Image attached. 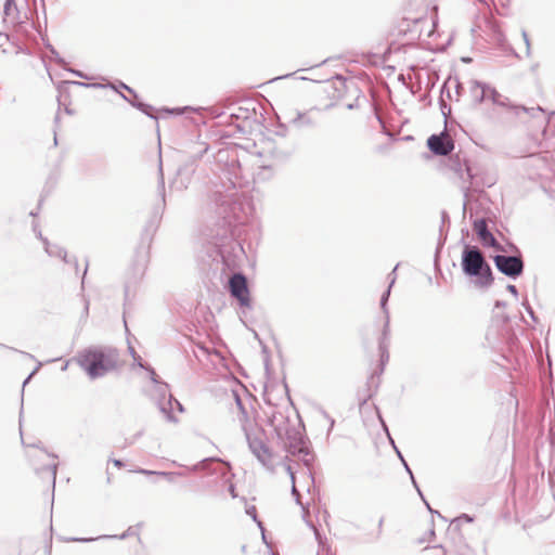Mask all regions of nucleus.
Masks as SVG:
<instances>
[{"label": "nucleus", "mask_w": 555, "mask_h": 555, "mask_svg": "<svg viewBox=\"0 0 555 555\" xmlns=\"http://www.w3.org/2000/svg\"><path fill=\"white\" fill-rule=\"evenodd\" d=\"M493 261L496 269L506 276L514 279L522 273L524 261L518 256L496 255Z\"/></svg>", "instance_id": "20e7f679"}, {"label": "nucleus", "mask_w": 555, "mask_h": 555, "mask_svg": "<svg viewBox=\"0 0 555 555\" xmlns=\"http://www.w3.org/2000/svg\"><path fill=\"white\" fill-rule=\"evenodd\" d=\"M462 269L467 276H476L477 284L489 287L493 283L490 266L485 260L482 253L477 247L465 245L462 254Z\"/></svg>", "instance_id": "f03ea898"}, {"label": "nucleus", "mask_w": 555, "mask_h": 555, "mask_svg": "<svg viewBox=\"0 0 555 555\" xmlns=\"http://www.w3.org/2000/svg\"><path fill=\"white\" fill-rule=\"evenodd\" d=\"M121 89H126L128 90L130 93H133V90L131 88H129L128 86H126L125 83H121Z\"/></svg>", "instance_id": "58836bf2"}, {"label": "nucleus", "mask_w": 555, "mask_h": 555, "mask_svg": "<svg viewBox=\"0 0 555 555\" xmlns=\"http://www.w3.org/2000/svg\"><path fill=\"white\" fill-rule=\"evenodd\" d=\"M465 520L472 521V518H468L466 515H464Z\"/></svg>", "instance_id": "8fccbe9b"}, {"label": "nucleus", "mask_w": 555, "mask_h": 555, "mask_svg": "<svg viewBox=\"0 0 555 555\" xmlns=\"http://www.w3.org/2000/svg\"><path fill=\"white\" fill-rule=\"evenodd\" d=\"M231 295L236 298L242 307H250L249 291L246 278L242 273H235L231 276L230 282Z\"/></svg>", "instance_id": "423d86ee"}, {"label": "nucleus", "mask_w": 555, "mask_h": 555, "mask_svg": "<svg viewBox=\"0 0 555 555\" xmlns=\"http://www.w3.org/2000/svg\"><path fill=\"white\" fill-rule=\"evenodd\" d=\"M474 230L476 231L479 238L486 244L492 247H496V240L491 232L488 231L487 222L485 219H477L474 221Z\"/></svg>", "instance_id": "1a4fd4ad"}, {"label": "nucleus", "mask_w": 555, "mask_h": 555, "mask_svg": "<svg viewBox=\"0 0 555 555\" xmlns=\"http://www.w3.org/2000/svg\"><path fill=\"white\" fill-rule=\"evenodd\" d=\"M3 11H4L5 16L13 15L14 12L16 11V5H15L14 0H5Z\"/></svg>", "instance_id": "a211bd4d"}, {"label": "nucleus", "mask_w": 555, "mask_h": 555, "mask_svg": "<svg viewBox=\"0 0 555 555\" xmlns=\"http://www.w3.org/2000/svg\"><path fill=\"white\" fill-rule=\"evenodd\" d=\"M246 439L248 442L249 450L257 457V460L268 469L273 470L272 466V457L273 454L266 442L258 438L251 437L249 434H246Z\"/></svg>", "instance_id": "39448f33"}, {"label": "nucleus", "mask_w": 555, "mask_h": 555, "mask_svg": "<svg viewBox=\"0 0 555 555\" xmlns=\"http://www.w3.org/2000/svg\"><path fill=\"white\" fill-rule=\"evenodd\" d=\"M31 376H33V373L30 375H28V377L25 379L24 385L29 380V378H31Z\"/></svg>", "instance_id": "c03bdc74"}, {"label": "nucleus", "mask_w": 555, "mask_h": 555, "mask_svg": "<svg viewBox=\"0 0 555 555\" xmlns=\"http://www.w3.org/2000/svg\"><path fill=\"white\" fill-rule=\"evenodd\" d=\"M488 92L491 94V98H492L493 102L498 103V99L496 98L499 96V93L494 89H491L490 87L488 89Z\"/></svg>", "instance_id": "c85d7f7f"}, {"label": "nucleus", "mask_w": 555, "mask_h": 555, "mask_svg": "<svg viewBox=\"0 0 555 555\" xmlns=\"http://www.w3.org/2000/svg\"><path fill=\"white\" fill-rule=\"evenodd\" d=\"M172 402H175L177 409L179 412H183V405L176 399H173V397L171 395H168V402L167 404L171 406Z\"/></svg>", "instance_id": "393cba45"}, {"label": "nucleus", "mask_w": 555, "mask_h": 555, "mask_svg": "<svg viewBox=\"0 0 555 555\" xmlns=\"http://www.w3.org/2000/svg\"><path fill=\"white\" fill-rule=\"evenodd\" d=\"M137 364H138L139 366H141V367L143 366V365H142V363H141L140 361H137Z\"/></svg>", "instance_id": "3c124183"}, {"label": "nucleus", "mask_w": 555, "mask_h": 555, "mask_svg": "<svg viewBox=\"0 0 555 555\" xmlns=\"http://www.w3.org/2000/svg\"><path fill=\"white\" fill-rule=\"evenodd\" d=\"M158 476L166 478L169 482H176L177 478L183 477L184 473L182 472H159Z\"/></svg>", "instance_id": "2eb2a0df"}, {"label": "nucleus", "mask_w": 555, "mask_h": 555, "mask_svg": "<svg viewBox=\"0 0 555 555\" xmlns=\"http://www.w3.org/2000/svg\"><path fill=\"white\" fill-rule=\"evenodd\" d=\"M465 520L472 521V518H468L466 515H464Z\"/></svg>", "instance_id": "09e8293b"}, {"label": "nucleus", "mask_w": 555, "mask_h": 555, "mask_svg": "<svg viewBox=\"0 0 555 555\" xmlns=\"http://www.w3.org/2000/svg\"><path fill=\"white\" fill-rule=\"evenodd\" d=\"M495 306L496 307H505V302L496 301Z\"/></svg>", "instance_id": "a19ab883"}, {"label": "nucleus", "mask_w": 555, "mask_h": 555, "mask_svg": "<svg viewBox=\"0 0 555 555\" xmlns=\"http://www.w3.org/2000/svg\"><path fill=\"white\" fill-rule=\"evenodd\" d=\"M397 268H398V264L393 268L392 272L390 273L391 280H390L389 286H388L387 291L383 294V296L380 298V308L383 309L385 314H388L387 301H388V298H389V295H390V289H391L392 285L396 282V270H397Z\"/></svg>", "instance_id": "f8f14e48"}, {"label": "nucleus", "mask_w": 555, "mask_h": 555, "mask_svg": "<svg viewBox=\"0 0 555 555\" xmlns=\"http://www.w3.org/2000/svg\"><path fill=\"white\" fill-rule=\"evenodd\" d=\"M233 397L235 399V403H236V406L238 409L237 421H238L243 431L245 433V435L249 434L248 433V428H249V425H250V421H249L248 414H247L246 410L244 409L243 403H242L238 395L236 392H233Z\"/></svg>", "instance_id": "9d476101"}, {"label": "nucleus", "mask_w": 555, "mask_h": 555, "mask_svg": "<svg viewBox=\"0 0 555 555\" xmlns=\"http://www.w3.org/2000/svg\"><path fill=\"white\" fill-rule=\"evenodd\" d=\"M281 439L286 440L285 443L288 449V452L292 453L293 455L308 454V449L305 446L302 435L297 428H289L288 426H286L285 433H283V437Z\"/></svg>", "instance_id": "0eeeda50"}, {"label": "nucleus", "mask_w": 555, "mask_h": 555, "mask_svg": "<svg viewBox=\"0 0 555 555\" xmlns=\"http://www.w3.org/2000/svg\"><path fill=\"white\" fill-rule=\"evenodd\" d=\"M127 535V533H122L120 535H103L102 538H105V539H113V538H118V539H125Z\"/></svg>", "instance_id": "f704fd0d"}, {"label": "nucleus", "mask_w": 555, "mask_h": 555, "mask_svg": "<svg viewBox=\"0 0 555 555\" xmlns=\"http://www.w3.org/2000/svg\"><path fill=\"white\" fill-rule=\"evenodd\" d=\"M51 473H52L53 482H54L55 481V476H56V465H52Z\"/></svg>", "instance_id": "e433bc0d"}, {"label": "nucleus", "mask_w": 555, "mask_h": 555, "mask_svg": "<svg viewBox=\"0 0 555 555\" xmlns=\"http://www.w3.org/2000/svg\"><path fill=\"white\" fill-rule=\"evenodd\" d=\"M425 503H426L427 508H428L430 512H434V511L430 508V505H429L427 502H425Z\"/></svg>", "instance_id": "49530a36"}, {"label": "nucleus", "mask_w": 555, "mask_h": 555, "mask_svg": "<svg viewBox=\"0 0 555 555\" xmlns=\"http://www.w3.org/2000/svg\"><path fill=\"white\" fill-rule=\"evenodd\" d=\"M428 149L436 155L446 156L454 149V143L448 133L433 134L427 140Z\"/></svg>", "instance_id": "6e6552de"}, {"label": "nucleus", "mask_w": 555, "mask_h": 555, "mask_svg": "<svg viewBox=\"0 0 555 555\" xmlns=\"http://www.w3.org/2000/svg\"><path fill=\"white\" fill-rule=\"evenodd\" d=\"M522 306L525 307L526 311L531 317V319L535 320L534 312H533L532 308L530 307V305L527 302H524Z\"/></svg>", "instance_id": "cd10ccee"}, {"label": "nucleus", "mask_w": 555, "mask_h": 555, "mask_svg": "<svg viewBox=\"0 0 555 555\" xmlns=\"http://www.w3.org/2000/svg\"><path fill=\"white\" fill-rule=\"evenodd\" d=\"M158 191L160 193L163 202H165V180H164V175H163L162 163H159Z\"/></svg>", "instance_id": "f3484780"}, {"label": "nucleus", "mask_w": 555, "mask_h": 555, "mask_svg": "<svg viewBox=\"0 0 555 555\" xmlns=\"http://www.w3.org/2000/svg\"><path fill=\"white\" fill-rule=\"evenodd\" d=\"M75 83L78 86H82V87H101V85H98V83H83V82H75Z\"/></svg>", "instance_id": "c9c22d12"}, {"label": "nucleus", "mask_w": 555, "mask_h": 555, "mask_svg": "<svg viewBox=\"0 0 555 555\" xmlns=\"http://www.w3.org/2000/svg\"><path fill=\"white\" fill-rule=\"evenodd\" d=\"M292 494L296 496V501L299 502V493L296 489L295 482L292 483Z\"/></svg>", "instance_id": "473e14b6"}, {"label": "nucleus", "mask_w": 555, "mask_h": 555, "mask_svg": "<svg viewBox=\"0 0 555 555\" xmlns=\"http://www.w3.org/2000/svg\"><path fill=\"white\" fill-rule=\"evenodd\" d=\"M113 464L116 466V467H122V462L120 460H113Z\"/></svg>", "instance_id": "4c0bfd02"}, {"label": "nucleus", "mask_w": 555, "mask_h": 555, "mask_svg": "<svg viewBox=\"0 0 555 555\" xmlns=\"http://www.w3.org/2000/svg\"><path fill=\"white\" fill-rule=\"evenodd\" d=\"M95 539L93 538H89V539H86V538H72L70 541H75V542H90V541H94Z\"/></svg>", "instance_id": "2f4dec72"}, {"label": "nucleus", "mask_w": 555, "mask_h": 555, "mask_svg": "<svg viewBox=\"0 0 555 555\" xmlns=\"http://www.w3.org/2000/svg\"><path fill=\"white\" fill-rule=\"evenodd\" d=\"M379 351H380V361L384 364L389 359L387 344H384V341H380V344H379Z\"/></svg>", "instance_id": "6ab92c4d"}, {"label": "nucleus", "mask_w": 555, "mask_h": 555, "mask_svg": "<svg viewBox=\"0 0 555 555\" xmlns=\"http://www.w3.org/2000/svg\"><path fill=\"white\" fill-rule=\"evenodd\" d=\"M42 241L44 242V248H46V251L49 256L51 257H60L62 258L64 261L67 262V259H66V251L61 248V247H57V246H50V244L47 242V240H43Z\"/></svg>", "instance_id": "ddd939ff"}, {"label": "nucleus", "mask_w": 555, "mask_h": 555, "mask_svg": "<svg viewBox=\"0 0 555 555\" xmlns=\"http://www.w3.org/2000/svg\"><path fill=\"white\" fill-rule=\"evenodd\" d=\"M150 373H151V379L154 384L159 385L158 380L156 379V374H155V371L154 370H150Z\"/></svg>", "instance_id": "72a5a7b5"}, {"label": "nucleus", "mask_w": 555, "mask_h": 555, "mask_svg": "<svg viewBox=\"0 0 555 555\" xmlns=\"http://www.w3.org/2000/svg\"><path fill=\"white\" fill-rule=\"evenodd\" d=\"M156 395L162 399H165L168 393V386L166 384H159L156 386Z\"/></svg>", "instance_id": "aec40b11"}, {"label": "nucleus", "mask_w": 555, "mask_h": 555, "mask_svg": "<svg viewBox=\"0 0 555 555\" xmlns=\"http://www.w3.org/2000/svg\"><path fill=\"white\" fill-rule=\"evenodd\" d=\"M129 103H130L132 106H134V107L139 108L140 111H142L144 114H146V115H149L150 117L154 118V116H153V115H151V114L147 112V109H149V108H151V106H149V105H146V104H143V103H141V102L135 103V102H131V101H129Z\"/></svg>", "instance_id": "412c9836"}, {"label": "nucleus", "mask_w": 555, "mask_h": 555, "mask_svg": "<svg viewBox=\"0 0 555 555\" xmlns=\"http://www.w3.org/2000/svg\"><path fill=\"white\" fill-rule=\"evenodd\" d=\"M129 350H130V354H132L133 359L137 360L134 349L132 347H129Z\"/></svg>", "instance_id": "ea45409f"}, {"label": "nucleus", "mask_w": 555, "mask_h": 555, "mask_svg": "<svg viewBox=\"0 0 555 555\" xmlns=\"http://www.w3.org/2000/svg\"><path fill=\"white\" fill-rule=\"evenodd\" d=\"M134 473H138V474H142V475H157L158 472H155V470H149V469H144V468H139L137 470H133Z\"/></svg>", "instance_id": "a878e982"}, {"label": "nucleus", "mask_w": 555, "mask_h": 555, "mask_svg": "<svg viewBox=\"0 0 555 555\" xmlns=\"http://www.w3.org/2000/svg\"><path fill=\"white\" fill-rule=\"evenodd\" d=\"M383 526V518L379 519L378 527L382 528Z\"/></svg>", "instance_id": "a18cd8bd"}, {"label": "nucleus", "mask_w": 555, "mask_h": 555, "mask_svg": "<svg viewBox=\"0 0 555 555\" xmlns=\"http://www.w3.org/2000/svg\"><path fill=\"white\" fill-rule=\"evenodd\" d=\"M157 404L159 406L160 412L166 416V418L169 422H173V423L177 422V418H175L171 413V408L168 410L167 406L160 401V399L158 400Z\"/></svg>", "instance_id": "dca6fc26"}, {"label": "nucleus", "mask_w": 555, "mask_h": 555, "mask_svg": "<svg viewBox=\"0 0 555 555\" xmlns=\"http://www.w3.org/2000/svg\"><path fill=\"white\" fill-rule=\"evenodd\" d=\"M388 335H389V314H386V322L384 325L383 338H382V341H384V344H387L386 340L388 339Z\"/></svg>", "instance_id": "5701e85b"}, {"label": "nucleus", "mask_w": 555, "mask_h": 555, "mask_svg": "<svg viewBox=\"0 0 555 555\" xmlns=\"http://www.w3.org/2000/svg\"><path fill=\"white\" fill-rule=\"evenodd\" d=\"M87 270H88V267L86 266L85 270H83V276H82V280L85 279L86 274H87Z\"/></svg>", "instance_id": "37998d69"}, {"label": "nucleus", "mask_w": 555, "mask_h": 555, "mask_svg": "<svg viewBox=\"0 0 555 555\" xmlns=\"http://www.w3.org/2000/svg\"><path fill=\"white\" fill-rule=\"evenodd\" d=\"M246 513L253 517L254 520H257L256 517V508L254 506L246 509Z\"/></svg>", "instance_id": "7c9ffc66"}, {"label": "nucleus", "mask_w": 555, "mask_h": 555, "mask_svg": "<svg viewBox=\"0 0 555 555\" xmlns=\"http://www.w3.org/2000/svg\"><path fill=\"white\" fill-rule=\"evenodd\" d=\"M397 453H398L399 457L401 459V461L403 462L404 467H405V470L410 474L413 485H414V486H415V488L417 489V491H418L420 495H422V492H421V490L418 489V487H417V485H416V482H415V479H414V477H413V474H412L411 469L409 468L408 464L405 463V461L403 460V457H402L401 453H400L398 450H397Z\"/></svg>", "instance_id": "4be33fe9"}, {"label": "nucleus", "mask_w": 555, "mask_h": 555, "mask_svg": "<svg viewBox=\"0 0 555 555\" xmlns=\"http://www.w3.org/2000/svg\"><path fill=\"white\" fill-rule=\"evenodd\" d=\"M521 36H522V39L526 44V54H527V56H529L530 55V40H529L528 34L526 33V30L521 31Z\"/></svg>", "instance_id": "b1692460"}, {"label": "nucleus", "mask_w": 555, "mask_h": 555, "mask_svg": "<svg viewBox=\"0 0 555 555\" xmlns=\"http://www.w3.org/2000/svg\"><path fill=\"white\" fill-rule=\"evenodd\" d=\"M74 74L77 75L78 77H83V75L80 72H74Z\"/></svg>", "instance_id": "79ce46f5"}, {"label": "nucleus", "mask_w": 555, "mask_h": 555, "mask_svg": "<svg viewBox=\"0 0 555 555\" xmlns=\"http://www.w3.org/2000/svg\"><path fill=\"white\" fill-rule=\"evenodd\" d=\"M489 87L479 81H473L470 93L476 103H481L488 94Z\"/></svg>", "instance_id": "9b49d317"}, {"label": "nucleus", "mask_w": 555, "mask_h": 555, "mask_svg": "<svg viewBox=\"0 0 555 555\" xmlns=\"http://www.w3.org/2000/svg\"><path fill=\"white\" fill-rule=\"evenodd\" d=\"M119 354L116 349L86 350L77 357L78 365L95 379L114 371L118 366Z\"/></svg>", "instance_id": "f257e3e1"}, {"label": "nucleus", "mask_w": 555, "mask_h": 555, "mask_svg": "<svg viewBox=\"0 0 555 555\" xmlns=\"http://www.w3.org/2000/svg\"><path fill=\"white\" fill-rule=\"evenodd\" d=\"M268 409L264 411L269 424L273 427L276 435L282 438L285 427L288 426V417L285 414L286 406L272 403L269 396L266 397Z\"/></svg>", "instance_id": "7ed1b4c3"}, {"label": "nucleus", "mask_w": 555, "mask_h": 555, "mask_svg": "<svg viewBox=\"0 0 555 555\" xmlns=\"http://www.w3.org/2000/svg\"><path fill=\"white\" fill-rule=\"evenodd\" d=\"M285 469L287 472V474L289 475L291 477V480H292V483H294L295 481V475H294V472L292 470V467L289 465H286L285 466Z\"/></svg>", "instance_id": "c756f323"}, {"label": "nucleus", "mask_w": 555, "mask_h": 555, "mask_svg": "<svg viewBox=\"0 0 555 555\" xmlns=\"http://www.w3.org/2000/svg\"><path fill=\"white\" fill-rule=\"evenodd\" d=\"M120 95H121L122 99L129 101L125 94L120 93Z\"/></svg>", "instance_id": "de8ad7c7"}, {"label": "nucleus", "mask_w": 555, "mask_h": 555, "mask_svg": "<svg viewBox=\"0 0 555 555\" xmlns=\"http://www.w3.org/2000/svg\"><path fill=\"white\" fill-rule=\"evenodd\" d=\"M506 288L515 298L518 297V291L515 285L508 284Z\"/></svg>", "instance_id": "bb28decb"}, {"label": "nucleus", "mask_w": 555, "mask_h": 555, "mask_svg": "<svg viewBox=\"0 0 555 555\" xmlns=\"http://www.w3.org/2000/svg\"><path fill=\"white\" fill-rule=\"evenodd\" d=\"M292 122L297 127L311 126L313 121L305 114L297 112Z\"/></svg>", "instance_id": "4468645a"}]
</instances>
